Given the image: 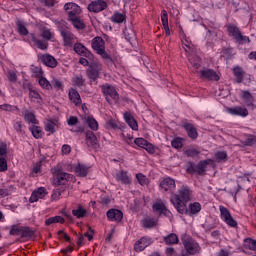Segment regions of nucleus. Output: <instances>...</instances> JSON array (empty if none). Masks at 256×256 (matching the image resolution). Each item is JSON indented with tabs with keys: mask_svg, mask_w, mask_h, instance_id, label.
<instances>
[{
	"mask_svg": "<svg viewBox=\"0 0 256 256\" xmlns=\"http://www.w3.org/2000/svg\"><path fill=\"white\" fill-rule=\"evenodd\" d=\"M170 201L178 213L184 215L185 211H187V203L191 201V190L189 187L182 186L177 194L171 196Z\"/></svg>",
	"mask_w": 256,
	"mask_h": 256,
	"instance_id": "f257e3e1",
	"label": "nucleus"
},
{
	"mask_svg": "<svg viewBox=\"0 0 256 256\" xmlns=\"http://www.w3.org/2000/svg\"><path fill=\"white\" fill-rule=\"evenodd\" d=\"M181 41H182V47L186 53V57H188L189 62L194 67V69H199L201 67V58L197 56V52L195 50V45H193V42H191V39L185 35V33L180 34Z\"/></svg>",
	"mask_w": 256,
	"mask_h": 256,
	"instance_id": "f03ea898",
	"label": "nucleus"
},
{
	"mask_svg": "<svg viewBox=\"0 0 256 256\" xmlns=\"http://www.w3.org/2000/svg\"><path fill=\"white\" fill-rule=\"evenodd\" d=\"M64 9L67 11L68 21H71L75 29H85V23L79 18V15H81V7L79 5L69 2L64 5Z\"/></svg>",
	"mask_w": 256,
	"mask_h": 256,
	"instance_id": "7ed1b4c3",
	"label": "nucleus"
},
{
	"mask_svg": "<svg viewBox=\"0 0 256 256\" xmlns=\"http://www.w3.org/2000/svg\"><path fill=\"white\" fill-rule=\"evenodd\" d=\"M227 32L229 37H232L238 45H246V43H251V40L248 36H243L241 34V30L235 24H228L227 25Z\"/></svg>",
	"mask_w": 256,
	"mask_h": 256,
	"instance_id": "20e7f679",
	"label": "nucleus"
},
{
	"mask_svg": "<svg viewBox=\"0 0 256 256\" xmlns=\"http://www.w3.org/2000/svg\"><path fill=\"white\" fill-rule=\"evenodd\" d=\"M182 244L184 245V249L186 250V253L189 255H197V253H200L201 246L195 239H192L191 236L184 234L182 236Z\"/></svg>",
	"mask_w": 256,
	"mask_h": 256,
	"instance_id": "39448f33",
	"label": "nucleus"
},
{
	"mask_svg": "<svg viewBox=\"0 0 256 256\" xmlns=\"http://www.w3.org/2000/svg\"><path fill=\"white\" fill-rule=\"evenodd\" d=\"M51 173L53 174L55 185H67V183H69V181L74 180L73 175L61 171V169H59V167L52 168Z\"/></svg>",
	"mask_w": 256,
	"mask_h": 256,
	"instance_id": "423d86ee",
	"label": "nucleus"
},
{
	"mask_svg": "<svg viewBox=\"0 0 256 256\" xmlns=\"http://www.w3.org/2000/svg\"><path fill=\"white\" fill-rule=\"evenodd\" d=\"M91 46L92 49L96 51V53L100 55V57H102V59H105L106 61H111V56L107 53V51H105V40H103V38H93L91 41Z\"/></svg>",
	"mask_w": 256,
	"mask_h": 256,
	"instance_id": "0eeeda50",
	"label": "nucleus"
},
{
	"mask_svg": "<svg viewBox=\"0 0 256 256\" xmlns=\"http://www.w3.org/2000/svg\"><path fill=\"white\" fill-rule=\"evenodd\" d=\"M101 89L106 101H108L110 105L119 101V93H117V90L113 85L106 83L101 86Z\"/></svg>",
	"mask_w": 256,
	"mask_h": 256,
	"instance_id": "6e6552de",
	"label": "nucleus"
},
{
	"mask_svg": "<svg viewBox=\"0 0 256 256\" xmlns=\"http://www.w3.org/2000/svg\"><path fill=\"white\" fill-rule=\"evenodd\" d=\"M219 211H220V219L228 225V227L235 228L237 227V221L233 216L231 215V211L227 209V207L220 205L219 206Z\"/></svg>",
	"mask_w": 256,
	"mask_h": 256,
	"instance_id": "1a4fd4ad",
	"label": "nucleus"
},
{
	"mask_svg": "<svg viewBox=\"0 0 256 256\" xmlns=\"http://www.w3.org/2000/svg\"><path fill=\"white\" fill-rule=\"evenodd\" d=\"M152 244H153V238L149 236H144L135 242L134 250L137 253H141V251H145V249H147V247H149V245H152Z\"/></svg>",
	"mask_w": 256,
	"mask_h": 256,
	"instance_id": "9d476101",
	"label": "nucleus"
},
{
	"mask_svg": "<svg viewBox=\"0 0 256 256\" xmlns=\"http://www.w3.org/2000/svg\"><path fill=\"white\" fill-rule=\"evenodd\" d=\"M177 185L175 184V179L171 177L164 178L160 182L161 191H165L166 193H173L175 191Z\"/></svg>",
	"mask_w": 256,
	"mask_h": 256,
	"instance_id": "9b49d317",
	"label": "nucleus"
},
{
	"mask_svg": "<svg viewBox=\"0 0 256 256\" xmlns=\"http://www.w3.org/2000/svg\"><path fill=\"white\" fill-rule=\"evenodd\" d=\"M103 71V65L101 64H92L87 69V75L92 81H96L99 78V75Z\"/></svg>",
	"mask_w": 256,
	"mask_h": 256,
	"instance_id": "f8f14e48",
	"label": "nucleus"
},
{
	"mask_svg": "<svg viewBox=\"0 0 256 256\" xmlns=\"http://www.w3.org/2000/svg\"><path fill=\"white\" fill-rule=\"evenodd\" d=\"M209 161L211 160H204L199 162L197 165H195L194 163H190V165L187 168L188 173H203L205 169H207Z\"/></svg>",
	"mask_w": 256,
	"mask_h": 256,
	"instance_id": "ddd939ff",
	"label": "nucleus"
},
{
	"mask_svg": "<svg viewBox=\"0 0 256 256\" xmlns=\"http://www.w3.org/2000/svg\"><path fill=\"white\" fill-rule=\"evenodd\" d=\"M229 115H234L235 117H247L249 115V110L243 106H234L227 109Z\"/></svg>",
	"mask_w": 256,
	"mask_h": 256,
	"instance_id": "4468645a",
	"label": "nucleus"
},
{
	"mask_svg": "<svg viewBox=\"0 0 256 256\" xmlns=\"http://www.w3.org/2000/svg\"><path fill=\"white\" fill-rule=\"evenodd\" d=\"M105 9H107V2L103 0H96L88 5V10L92 13H101V11H105Z\"/></svg>",
	"mask_w": 256,
	"mask_h": 256,
	"instance_id": "2eb2a0df",
	"label": "nucleus"
},
{
	"mask_svg": "<svg viewBox=\"0 0 256 256\" xmlns=\"http://www.w3.org/2000/svg\"><path fill=\"white\" fill-rule=\"evenodd\" d=\"M24 41L26 43H34V45L42 51H45V49H47V42L37 39V36H35L34 33H30L27 38H24Z\"/></svg>",
	"mask_w": 256,
	"mask_h": 256,
	"instance_id": "dca6fc26",
	"label": "nucleus"
},
{
	"mask_svg": "<svg viewBox=\"0 0 256 256\" xmlns=\"http://www.w3.org/2000/svg\"><path fill=\"white\" fill-rule=\"evenodd\" d=\"M200 77L201 79H207L208 81H219L220 79L219 74L215 70L209 68L201 70Z\"/></svg>",
	"mask_w": 256,
	"mask_h": 256,
	"instance_id": "f3484780",
	"label": "nucleus"
},
{
	"mask_svg": "<svg viewBox=\"0 0 256 256\" xmlns=\"http://www.w3.org/2000/svg\"><path fill=\"white\" fill-rule=\"evenodd\" d=\"M46 195H47V189H45V187H39L32 192L29 198V202L37 203L39 199H45Z\"/></svg>",
	"mask_w": 256,
	"mask_h": 256,
	"instance_id": "a211bd4d",
	"label": "nucleus"
},
{
	"mask_svg": "<svg viewBox=\"0 0 256 256\" xmlns=\"http://www.w3.org/2000/svg\"><path fill=\"white\" fill-rule=\"evenodd\" d=\"M115 179L122 185H131V174L125 170H121L115 174Z\"/></svg>",
	"mask_w": 256,
	"mask_h": 256,
	"instance_id": "6ab92c4d",
	"label": "nucleus"
},
{
	"mask_svg": "<svg viewBox=\"0 0 256 256\" xmlns=\"http://www.w3.org/2000/svg\"><path fill=\"white\" fill-rule=\"evenodd\" d=\"M39 61L46 65V67H51L52 69H55V66L57 65V60L55 57L49 54H40L38 55Z\"/></svg>",
	"mask_w": 256,
	"mask_h": 256,
	"instance_id": "aec40b11",
	"label": "nucleus"
},
{
	"mask_svg": "<svg viewBox=\"0 0 256 256\" xmlns=\"http://www.w3.org/2000/svg\"><path fill=\"white\" fill-rule=\"evenodd\" d=\"M134 143L137 145V147L145 149L148 153H155V146H153V144L149 143V141L145 140L144 138H136Z\"/></svg>",
	"mask_w": 256,
	"mask_h": 256,
	"instance_id": "412c9836",
	"label": "nucleus"
},
{
	"mask_svg": "<svg viewBox=\"0 0 256 256\" xmlns=\"http://www.w3.org/2000/svg\"><path fill=\"white\" fill-rule=\"evenodd\" d=\"M152 209L155 213H159L160 215H165V217H171V211L167 209L165 203L158 201L153 204Z\"/></svg>",
	"mask_w": 256,
	"mask_h": 256,
	"instance_id": "4be33fe9",
	"label": "nucleus"
},
{
	"mask_svg": "<svg viewBox=\"0 0 256 256\" xmlns=\"http://www.w3.org/2000/svg\"><path fill=\"white\" fill-rule=\"evenodd\" d=\"M22 115H23L26 123H28L29 125H38L39 124V120H37V118L35 117V113H33V111L24 109L22 111Z\"/></svg>",
	"mask_w": 256,
	"mask_h": 256,
	"instance_id": "5701e85b",
	"label": "nucleus"
},
{
	"mask_svg": "<svg viewBox=\"0 0 256 256\" xmlns=\"http://www.w3.org/2000/svg\"><path fill=\"white\" fill-rule=\"evenodd\" d=\"M61 36L63 37L64 47H72L75 43V35L69 31H61Z\"/></svg>",
	"mask_w": 256,
	"mask_h": 256,
	"instance_id": "b1692460",
	"label": "nucleus"
},
{
	"mask_svg": "<svg viewBox=\"0 0 256 256\" xmlns=\"http://www.w3.org/2000/svg\"><path fill=\"white\" fill-rule=\"evenodd\" d=\"M123 117L132 131H139V124L137 123V120H135L133 115H131V113L125 112Z\"/></svg>",
	"mask_w": 256,
	"mask_h": 256,
	"instance_id": "393cba45",
	"label": "nucleus"
},
{
	"mask_svg": "<svg viewBox=\"0 0 256 256\" xmlns=\"http://www.w3.org/2000/svg\"><path fill=\"white\" fill-rule=\"evenodd\" d=\"M68 97L71 101V103H74V105H81V95L75 88H70L68 92Z\"/></svg>",
	"mask_w": 256,
	"mask_h": 256,
	"instance_id": "a878e982",
	"label": "nucleus"
},
{
	"mask_svg": "<svg viewBox=\"0 0 256 256\" xmlns=\"http://www.w3.org/2000/svg\"><path fill=\"white\" fill-rule=\"evenodd\" d=\"M109 221H121L123 219V212L119 209H110L107 212Z\"/></svg>",
	"mask_w": 256,
	"mask_h": 256,
	"instance_id": "bb28decb",
	"label": "nucleus"
},
{
	"mask_svg": "<svg viewBox=\"0 0 256 256\" xmlns=\"http://www.w3.org/2000/svg\"><path fill=\"white\" fill-rule=\"evenodd\" d=\"M185 213H187L188 215H197L198 213H201V203H190L188 205V208H186Z\"/></svg>",
	"mask_w": 256,
	"mask_h": 256,
	"instance_id": "cd10ccee",
	"label": "nucleus"
},
{
	"mask_svg": "<svg viewBox=\"0 0 256 256\" xmlns=\"http://www.w3.org/2000/svg\"><path fill=\"white\" fill-rule=\"evenodd\" d=\"M74 172L78 177H87L89 166H86L85 164H77L74 166Z\"/></svg>",
	"mask_w": 256,
	"mask_h": 256,
	"instance_id": "c85d7f7f",
	"label": "nucleus"
},
{
	"mask_svg": "<svg viewBox=\"0 0 256 256\" xmlns=\"http://www.w3.org/2000/svg\"><path fill=\"white\" fill-rule=\"evenodd\" d=\"M74 51L82 57H89L91 55V52L81 43L74 44Z\"/></svg>",
	"mask_w": 256,
	"mask_h": 256,
	"instance_id": "c756f323",
	"label": "nucleus"
},
{
	"mask_svg": "<svg viewBox=\"0 0 256 256\" xmlns=\"http://www.w3.org/2000/svg\"><path fill=\"white\" fill-rule=\"evenodd\" d=\"M29 99L32 103H37V105H41L43 103V98H41V94L32 88H29Z\"/></svg>",
	"mask_w": 256,
	"mask_h": 256,
	"instance_id": "7c9ffc66",
	"label": "nucleus"
},
{
	"mask_svg": "<svg viewBox=\"0 0 256 256\" xmlns=\"http://www.w3.org/2000/svg\"><path fill=\"white\" fill-rule=\"evenodd\" d=\"M161 21L166 35H171V31L169 30V15L166 10H162L161 12Z\"/></svg>",
	"mask_w": 256,
	"mask_h": 256,
	"instance_id": "2f4dec72",
	"label": "nucleus"
},
{
	"mask_svg": "<svg viewBox=\"0 0 256 256\" xmlns=\"http://www.w3.org/2000/svg\"><path fill=\"white\" fill-rule=\"evenodd\" d=\"M86 143L88 147H97L99 140H97V136H95V133L88 131L86 133Z\"/></svg>",
	"mask_w": 256,
	"mask_h": 256,
	"instance_id": "473e14b6",
	"label": "nucleus"
},
{
	"mask_svg": "<svg viewBox=\"0 0 256 256\" xmlns=\"http://www.w3.org/2000/svg\"><path fill=\"white\" fill-rule=\"evenodd\" d=\"M17 31L21 37H29V30H27V26H25V22L18 20L16 22Z\"/></svg>",
	"mask_w": 256,
	"mask_h": 256,
	"instance_id": "72a5a7b5",
	"label": "nucleus"
},
{
	"mask_svg": "<svg viewBox=\"0 0 256 256\" xmlns=\"http://www.w3.org/2000/svg\"><path fill=\"white\" fill-rule=\"evenodd\" d=\"M164 242L166 245H177L179 243V236L175 233H170L164 237Z\"/></svg>",
	"mask_w": 256,
	"mask_h": 256,
	"instance_id": "f704fd0d",
	"label": "nucleus"
},
{
	"mask_svg": "<svg viewBox=\"0 0 256 256\" xmlns=\"http://www.w3.org/2000/svg\"><path fill=\"white\" fill-rule=\"evenodd\" d=\"M86 124L92 131H97L99 129V123L93 116H87L85 118Z\"/></svg>",
	"mask_w": 256,
	"mask_h": 256,
	"instance_id": "c9c22d12",
	"label": "nucleus"
},
{
	"mask_svg": "<svg viewBox=\"0 0 256 256\" xmlns=\"http://www.w3.org/2000/svg\"><path fill=\"white\" fill-rule=\"evenodd\" d=\"M55 223H61V225H63V223H65V218L62 216H54L45 220V225L47 227H49V225H55Z\"/></svg>",
	"mask_w": 256,
	"mask_h": 256,
	"instance_id": "e433bc0d",
	"label": "nucleus"
},
{
	"mask_svg": "<svg viewBox=\"0 0 256 256\" xmlns=\"http://www.w3.org/2000/svg\"><path fill=\"white\" fill-rule=\"evenodd\" d=\"M184 129H186L188 136L191 139H197V129H195V127H193L191 124L189 123H185L183 124Z\"/></svg>",
	"mask_w": 256,
	"mask_h": 256,
	"instance_id": "4c0bfd02",
	"label": "nucleus"
},
{
	"mask_svg": "<svg viewBox=\"0 0 256 256\" xmlns=\"http://www.w3.org/2000/svg\"><path fill=\"white\" fill-rule=\"evenodd\" d=\"M72 215L76 217V219H83L84 217H87V210L78 206L76 209L72 210Z\"/></svg>",
	"mask_w": 256,
	"mask_h": 256,
	"instance_id": "58836bf2",
	"label": "nucleus"
},
{
	"mask_svg": "<svg viewBox=\"0 0 256 256\" xmlns=\"http://www.w3.org/2000/svg\"><path fill=\"white\" fill-rule=\"evenodd\" d=\"M240 97H242L244 101H246L248 107L253 106V96L251 95L250 91L242 90Z\"/></svg>",
	"mask_w": 256,
	"mask_h": 256,
	"instance_id": "ea45409f",
	"label": "nucleus"
},
{
	"mask_svg": "<svg viewBox=\"0 0 256 256\" xmlns=\"http://www.w3.org/2000/svg\"><path fill=\"white\" fill-rule=\"evenodd\" d=\"M107 129H123V125H121V122L117 120L110 119L106 122Z\"/></svg>",
	"mask_w": 256,
	"mask_h": 256,
	"instance_id": "a19ab883",
	"label": "nucleus"
},
{
	"mask_svg": "<svg viewBox=\"0 0 256 256\" xmlns=\"http://www.w3.org/2000/svg\"><path fill=\"white\" fill-rule=\"evenodd\" d=\"M30 131L35 139H41L43 137V130L35 124L30 127Z\"/></svg>",
	"mask_w": 256,
	"mask_h": 256,
	"instance_id": "79ce46f5",
	"label": "nucleus"
},
{
	"mask_svg": "<svg viewBox=\"0 0 256 256\" xmlns=\"http://www.w3.org/2000/svg\"><path fill=\"white\" fill-rule=\"evenodd\" d=\"M142 225L145 229H151L157 226V220L154 218H145L142 220Z\"/></svg>",
	"mask_w": 256,
	"mask_h": 256,
	"instance_id": "37998d69",
	"label": "nucleus"
},
{
	"mask_svg": "<svg viewBox=\"0 0 256 256\" xmlns=\"http://www.w3.org/2000/svg\"><path fill=\"white\" fill-rule=\"evenodd\" d=\"M55 127H57V123L53 120H47L45 122V131L47 133H50V135H53L55 133Z\"/></svg>",
	"mask_w": 256,
	"mask_h": 256,
	"instance_id": "c03bdc74",
	"label": "nucleus"
},
{
	"mask_svg": "<svg viewBox=\"0 0 256 256\" xmlns=\"http://www.w3.org/2000/svg\"><path fill=\"white\" fill-rule=\"evenodd\" d=\"M233 74L236 77V83H242L243 82V70L241 67L237 66L233 68Z\"/></svg>",
	"mask_w": 256,
	"mask_h": 256,
	"instance_id": "a18cd8bd",
	"label": "nucleus"
},
{
	"mask_svg": "<svg viewBox=\"0 0 256 256\" xmlns=\"http://www.w3.org/2000/svg\"><path fill=\"white\" fill-rule=\"evenodd\" d=\"M20 235L25 239H31L35 235V232L29 227H22V232Z\"/></svg>",
	"mask_w": 256,
	"mask_h": 256,
	"instance_id": "49530a36",
	"label": "nucleus"
},
{
	"mask_svg": "<svg viewBox=\"0 0 256 256\" xmlns=\"http://www.w3.org/2000/svg\"><path fill=\"white\" fill-rule=\"evenodd\" d=\"M111 21L113 23H123V21H125V15L121 14L119 12H116L112 15L111 17Z\"/></svg>",
	"mask_w": 256,
	"mask_h": 256,
	"instance_id": "de8ad7c7",
	"label": "nucleus"
},
{
	"mask_svg": "<svg viewBox=\"0 0 256 256\" xmlns=\"http://www.w3.org/2000/svg\"><path fill=\"white\" fill-rule=\"evenodd\" d=\"M244 243L247 249H250V251H256V240L247 238L244 240Z\"/></svg>",
	"mask_w": 256,
	"mask_h": 256,
	"instance_id": "09e8293b",
	"label": "nucleus"
},
{
	"mask_svg": "<svg viewBox=\"0 0 256 256\" xmlns=\"http://www.w3.org/2000/svg\"><path fill=\"white\" fill-rule=\"evenodd\" d=\"M41 35L45 41H51V39H53V32H51L49 28L42 29Z\"/></svg>",
	"mask_w": 256,
	"mask_h": 256,
	"instance_id": "8fccbe9b",
	"label": "nucleus"
},
{
	"mask_svg": "<svg viewBox=\"0 0 256 256\" xmlns=\"http://www.w3.org/2000/svg\"><path fill=\"white\" fill-rule=\"evenodd\" d=\"M171 145H172V147H174V149H182L183 148V138H180V137L174 138L171 141Z\"/></svg>",
	"mask_w": 256,
	"mask_h": 256,
	"instance_id": "3c124183",
	"label": "nucleus"
},
{
	"mask_svg": "<svg viewBox=\"0 0 256 256\" xmlns=\"http://www.w3.org/2000/svg\"><path fill=\"white\" fill-rule=\"evenodd\" d=\"M136 179L139 185H147L149 183V179L143 173L136 174Z\"/></svg>",
	"mask_w": 256,
	"mask_h": 256,
	"instance_id": "603ef678",
	"label": "nucleus"
},
{
	"mask_svg": "<svg viewBox=\"0 0 256 256\" xmlns=\"http://www.w3.org/2000/svg\"><path fill=\"white\" fill-rule=\"evenodd\" d=\"M72 82L76 87H83L85 80L83 79V76L77 75L72 78Z\"/></svg>",
	"mask_w": 256,
	"mask_h": 256,
	"instance_id": "864d4df0",
	"label": "nucleus"
},
{
	"mask_svg": "<svg viewBox=\"0 0 256 256\" xmlns=\"http://www.w3.org/2000/svg\"><path fill=\"white\" fill-rule=\"evenodd\" d=\"M38 82L42 89H51V84L45 77H41Z\"/></svg>",
	"mask_w": 256,
	"mask_h": 256,
	"instance_id": "5fc2aeb1",
	"label": "nucleus"
},
{
	"mask_svg": "<svg viewBox=\"0 0 256 256\" xmlns=\"http://www.w3.org/2000/svg\"><path fill=\"white\" fill-rule=\"evenodd\" d=\"M184 155H186V157H197V155H199V150L195 148H189L185 150Z\"/></svg>",
	"mask_w": 256,
	"mask_h": 256,
	"instance_id": "6e6d98bb",
	"label": "nucleus"
},
{
	"mask_svg": "<svg viewBox=\"0 0 256 256\" xmlns=\"http://www.w3.org/2000/svg\"><path fill=\"white\" fill-rule=\"evenodd\" d=\"M23 227H19L17 225H13L10 229V235L19 236L22 233Z\"/></svg>",
	"mask_w": 256,
	"mask_h": 256,
	"instance_id": "4d7b16f0",
	"label": "nucleus"
},
{
	"mask_svg": "<svg viewBox=\"0 0 256 256\" xmlns=\"http://www.w3.org/2000/svg\"><path fill=\"white\" fill-rule=\"evenodd\" d=\"M51 89L52 87H54V89H58V90H61L63 89V82H61L59 79H53L51 81Z\"/></svg>",
	"mask_w": 256,
	"mask_h": 256,
	"instance_id": "13d9d810",
	"label": "nucleus"
},
{
	"mask_svg": "<svg viewBox=\"0 0 256 256\" xmlns=\"http://www.w3.org/2000/svg\"><path fill=\"white\" fill-rule=\"evenodd\" d=\"M0 110L1 111H17L18 108L17 106H13L11 104H2L0 105Z\"/></svg>",
	"mask_w": 256,
	"mask_h": 256,
	"instance_id": "bf43d9fd",
	"label": "nucleus"
},
{
	"mask_svg": "<svg viewBox=\"0 0 256 256\" xmlns=\"http://www.w3.org/2000/svg\"><path fill=\"white\" fill-rule=\"evenodd\" d=\"M215 157H216L217 161H225V159H227V152L218 151L215 153Z\"/></svg>",
	"mask_w": 256,
	"mask_h": 256,
	"instance_id": "052dcab7",
	"label": "nucleus"
},
{
	"mask_svg": "<svg viewBox=\"0 0 256 256\" xmlns=\"http://www.w3.org/2000/svg\"><path fill=\"white\" fill-rule=\"evenodd\" d=\"M67 123L70 127H73V126L77 125V123H79V119L76 116H70L67 119Z\"/></svg>",
	"mask_w": 256,
	"mask_h": 256,
	"instance_id": "680f3d73",
	"label": "nucleus"
},
{
	"mask_svg": "<svg viewBox=\"0 0 256 256\" xmlns=\"http://www.w3.org/2000/svg\"><path fill=\"white\" fill-rule=\"evenodd\" d=\"M5 155H7V144L0 142V157H5Z\"/></svg>",
	"mask_w": 256,
	"mask_h": 256,
	"instance_id": "e2e57ef3",
	"label": "nucleus"
},
{
	"mask_svg": "<svg viewBox=\"0 0 256 256\" xmlns=\"http://www.w3.org/2000/svg\"><path fill=\"white\" fill-rule=\"evenodd\" d=\"M7 77L12 83H15V81H17V73H15V71L13 70L8 71Z\"/></svg>",
	"mask_w": 256,
	"mask_h": 256,
	"instance_id": "0e129e2a",
	"label": "nucleus"
},
{
	"mask_svg": "<svg viewBox=\"0 0 256 256\" xmlns=\"http://www.w3.org/2000/svg\"><path fill=\"white\" fill-rule=\"evenodd\" d=\"M256 143V137L255 136H248L245 140V145H248L251 147V145H255Z\"/></svg>",
	"mask_w": 256,
	"mask_h": 256,
	"instance_id": "69168bd1",
	"label": "nucleus"
},
{
	"mask_svg": "<svg viewBox=\"0 0 256 256\" xmlns=\"http://www.w3.org/2000/svg\"><path fill=\"white\" fill-rule=\"evenodd\" d=\"M0 171H7V159L0 158Z\"/></svg>",
	"mask_w": 256,
	"mask_h": 256,
	"instance_id": "338daca9",
	"label": "nucleus"
},
{
	"mask_svg": "<svg viewBox=\"0 0 256 256\" xmlns=\"http://www.w3.org/2000/svg\"><path fill=\"white\" fill-rule=\"evenodd\" d=\"M166 255L167 256H177V252L175 251L174 248L168 247V248H166Z\"/></svg>",
	"mask_w": 256,
	"mask_h": 256,
	"instance_id": "774afa93",
	"label": "nucleus"
}]
</instances>
